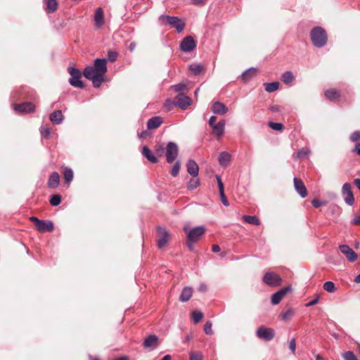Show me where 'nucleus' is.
Instances as JSON below:
<instances>
[{
    "label": "nucleus",
    "mask_w": 360,
    "mask_h": 360,
    "mask_svg": "<svg viewBox=\"0 0 360 360\" xmlns=\"http://www.w3.org/2000/svg\"><path fill=\"white\" fill-rule=\"evenodd\" d=\"M106 63L105 58H96L93 66H87L83 71L84 77L91 80L96 88L100 87L104 82V76L108 71Z\"/></svg>",
    "instance_id": "nucleus-1"
},
{
    "label": "nucleus",
    "mask_w": 360,
    "mask_h": 360,
    "mask_svg": "<svg viewBox=\"0 0 360 360\" xmlns=\"http://www.w3.org/2000/svg\"><path fill=\"white\" fill-rule=\"evenodd\" d=\"M312 44L316 47H322L327 42L326 32L321 27L313 28L310 33Z\"/></svg>",
    "instance_id": "nucleus-2"
},
{
    "label": "nucleus",
    "mask_w": 360,
    "mask_h": 360,
    "mask_svg": "<svg viewBox=\"0 0 360 360\" xmlns=\"http://www.w3.org/2000/svg\"><path fill=\"white\" fill-rule=\"evenodd\" d=\"M159 20H160L161 23L163 25L169 24L173 27H175L178 32H182L185 28V23L183 22L181 20L177 17L161 15L159 18Z\"/></svg>",
    "instance_id": "nucleus-3"
},
{
    "label": "nucleus",
    "mask_w": 360,
    "mask_h": 360,
    "mask_svg": "<svg viewBox=\"0 0 360 360\" xmlns=\"http://www.w3.org/2000/svg\"><path fill=\"white\" fill-rule=\"evenodd\" d=\"M205 229L202 226H198L191 230L188 234L187 245L189 250H193L194 243L198 240L200 237L205 233Z\"/></svg>",
    "instance_id": "nucleus-4"
},
{
    "label": "nucleus",
    "mask_w": 360,
    "mask_h": 360,
    "mask_svg": "<svg viewBox=\"0 0 360 360\" xmlns=\"http://www.w3.org/2000/svg\"><path fill=\"white\" fill-rule=\"evenodd\" d=\"M30 220L34 223L36 229L39 232H51L53 230V224L51 221L39 219L36 217H30Z\"/></svg>",
    "instance_id": "nucleus-5"
},
{
    "label": "nucleus",
    "mask_w": 360,
    "mask_h": 360,
    "mask_svg": "<svg viewBox=\"0 0 360 360\" xmlns=\"http://www.w3.org/2000/svg\"><path fill=\"white\" fill-rule=\"evenodd\" d=\"M68 72L71 75L69 79V83L72 86L77 88L84 87V84L81 80L82 73L79 70L75 68L74 67H69L68 68Z\"/></svg>",
    "instance_id": "nucleus-6"
},
{
    "label": "nucleus",
    "mask_w": 360,
    "mask_h": 360,
    "mask_svg": "<svg viewBox=\"0 0 360 360\" xmlns=\"http://www.w3.org/2000/svg\"><path fill=\"white\" fill-rule=\"evenodd\" d=\"M191 99L190 97L185 96L183 94L179 93L174 98L173 101L167 100V103L174 104L175 106L179 107L182 110H186L189 105H191Z\"/></svg>",
    "instance_id": "nucleus-7"
},
{
    "label": "nucleus",
    "mask_w": 360,
    "mask_h": 360,
    "mask_svg": "<svg viewBox=\"0 0 360 360\" xmlns=\"http://www.w3.org/2000/svg\"><path fill=\"white\" fill-rule=\"evenodd\" d=\"M256 333L259 339L266 342L271 341L275 337V330L273 328L263 326L257 329Z\"/></svg>",
    "instance_id": "nucleus-8"
},
{
    "label": "nucleus",
    "mask_w": 360,
    "mask_h": 360,
    "mask_svg": "<svg viewBox=\"0 0 360 360\" xmlns=\"http://www.w3.org/2000/svg\"><path fill=\"white\" fill-rule=\"evenodd\" d=\"M263 282L269 286L276 287L281 285L282 278L274 272H266L264 275Z\"/></svg>",
    "instance_id": "nucleus-9"
},
{
    "label": "nucleus",
    "mask_w": 360,
    "mask_h": 360,
    "mask_svg": "<svg viewBox=\"0 0 360 360\" xmlns=\"http://www.w3.org/2000/svg\"><path fill=\"white\" fill-rule=\"evenodd\" d=\"M179 153V148L176 143L169 142L166 148V158L169 163L172 162L176 158Z\"/></svg>",
    "instance_id": "nucleus-10"
},
{
    "label": "nucleus",
    "mask_w": 360,
    "mask_h": 360,
    "mask_svg": "<svg viewBox=\"0 0 360 360\" xmlns=\"http://www.w3.org/2000/svg\"><path fill=\"white\" fill-rule=\"evenodd\" d=\"M172 239V235L165 228L159 227V248L167 246Z\"/></svg>",
    "instance_id": "nucleus-11"
},
{
    "label": "nucleus",
    "mask_w": 360,
    "mask_h": 360,
    "mask_svg": "<svg viewBox=\"0 0 360 360\" xmlns=\"http://www.w3.org/2000/svg\"><path fill=\"white\" fill-rule=\"evenodd\" d=\"M342 195H345V201L347 204L352 205L354 202V197L352 191V185L349 183H345L342 188Z\"/></svg>",
    "instance_id": "nucleus-12"
},
{
    "label": "nucleus",
    "mask_w": 360,
    "mask_h": 360,
    "mask_svg": "<svg viewBox=\"0 0 360 360\" xmlns=\"http://www.w3.org/2000/svg\"><path fill=\"white\" fill-rule=\"evenodd\" d=\"M291 290L292 288L290 286H286L273 294L271 296V303L274 305L278 304L282 300L284 296L288 292L291 291Z\"/></svg>",
    "instance_id": "nucleus-13"
},
{
    "label": "nucleus",
    "mask_w": 360,
    "mask_h": 360,
    "mask_svg": "<svg viewBox=\"0 0 360 360\" xmlns=\"http://www.w3.org/2000/svg\"><path fill=\"white\" fill-rule=\"evenodd\" d=\"M293 183L295 189L297 192V193L302 198H306L308 195V191L303 181L298 178H294Z\"/></svg>",
    "instance_id": "nucleus-14"
},
{
    "label": "nucleus",
    "mask_w": 360,
    "mask_h": 360,
    "mask_svg": "<svg viewBox=\"0 0 360 360\" xmlns=\"http://www.w3.org/2000/svg\"><path fill=\"white\" fill-rule=\"evenodd\" d=\"M196 43L191 36L185 37L181 42L180 47L183 51L189 52L195 49Z\"/></svg>",
    "instance_id": "nucleus-15"
},
{
    "label": "nucleus",
    "mask_w": 360,
    "mask_h": 360,
    "mask_svg": "<svg viewBox=\"0 0 360 360\" xmlns=\"http://www.w3.org/2000/svg\"><path fill=\"white\" fill-rule=\"evenodd\" d=\"M340 250L341 252L346 256V257L349 262H353L356 261V259H357V255L348 245H340Z\"/></svg>",
    "instance_id": "nucleus-16"
},
{
    "label": "nucleus",
    "mask_w": 360,
    "mask_h": 360,
    "mask_svg": "<svg viewBox=\"0 0 360 360\" xmlns=\"http://www.w3.org/2000/svg\"><path fill=\"white\" fill-rule=\"evenodd\" d=\"M94 20L95 22V25L97 28L101 27L105 24V19H104V12L102 8L98 7L96 8Z\"/></svg>",
    "instance_id": "nucleus-17"
},
{
    "label": "nucleus",
    "mask_w": 360,
    "mask_h": 360,
    "mask_svg": "<svg viewBox=\"0 0 360 360\" xmlns=\"http://www.w3.org/2000/svg\"><path fill=\"white\" fill-rule=\"evenodd\" d=\"M14 109L15 111L19 112L28 113L32 112L34 110V105L30 102L16 104L14 105Z\"/></svg>",
    "instance_id": "nucleus-18"
},
{
    "label": "nucleus",
    "mask_w": 360,
    "mask_h": 360,
    "mask_svg": "<svg viewBox=\"0 0 360 360\" xmlns=\"http://www.w3.org/2000/svg\"><path fill=\"white\" fill-rule=\"evenodd\" d=\"M212 110L214 113L224 115L228 111V108L222 103L217 101L212 104Z\"/></svg>",
    "instance_id": "nucleus-19"
},
{
    "label": "nucleus",
    "mask_w": 360,
    "mask_h": 360,
    "mask_svg": "<svg viewBox=\"0 0 360 360\" xmlns=\"http://www.w3.org/2000/svg\"><path fill=\"white\" fill-rule=\"evenodd\" d=\"M60 183V176L58 172H53L49 179L48 186L50 188H56L58 186Z\"/></svg>",
    "instance_id": "nucleus-20"
},
{
    "label": "nucleus",
    "mask_w": 360,
    "mask_h": 360,
    "mask_svg": "<svg viewBox=\"0 0 360 360\" xmlns=\"http://www.w3.org/2000/svg\"><path fill=\"white\" fill-rule=\"evenodd\" d=\"M187 171L191 175H192L194 177L198 176L199 172V167L194 160H190L188 162Z\"/></svg>",
    "instance_id": "nucleus-21"
},
{
    "label": "nucleus",
    "mask_w": 360,
    "mask_h": 360,
    "mask_svg": "<svg viewBox=\"0 0 360 360\" xmlns=\"http://www.w3.org/2000/svg\"><path fill=\"white\" fill-rule=\"evenodd\" d=\"M158 344V337L155 335H150L147 337L144 342L143 346L146 348L154 349Z\"/></svg>",
    "instance_id": "nucleus-22"
},
{
    "label": "nucleus",
    "mask_w": 360,
    "mask_h": 360,
    "mask_svg": "<svg viewBox=\"0 0 360 360\" xmlns=\"http://www.w3.org/2000/svg\"><path fill=\"white\" fill-rule=\"evenodd\" d=\"M193 295V288L190 287H185L179 296V301L185 302L190 300Z\"/></svg>",
    "instance_id": "nucleus-23"
},
{
    "label": "nucleus",
    "mask_w": 360,
    "mask_h": 360,
    "mask_svg": "<svg viewBox=\"0 0 360 360\" xmlns=\"http://www.w3.org/2000/svg\"><path fill=\"white\" fill-rule=\"evenodd\" d=\"M50 120L53 124H59L63 122V115L62 114L61 110H55L50 115L49 117Z\"/></svg>",
    "instance_id": "nucleus-24"
},
{
    "label": "nucleus",
    "mask_w": 360,
    "mask_h": 360,
    "mask_svg": "<svg viewBox=\"0 0 360 360\" xmlns=\"http://www.w3.org/2000/svg\"><path fill=\"white\" fill-rule=\"evenodd\" d=\"M224 127H225V122L220 121V122L216 123L214 126H212V128L214 131V134L220 136L224 132Z\"/></svg>",
    "instance_id": "nucleus-25"
},
{
    "label": "nucleus",
    "mask_w": 360,
    "mask_h": 360,
    "mask_svg": "<svg viewBox=\"0 0 360 360\" xmlns=\"http://www.w3.org/2000/svg\"><path fill=\"white\" fill-rule=\"evenodd\" d=\"M325 96L330 101H335L340 96V94L337 89H330L325 91Z\"/></svg>",
    "instance_id": "nucleus-26"
},
{
    "label": "nucleus",
    "mask_w": 360,
    "mask_h": 360,
    "mask_svg": "<svg viewBox=\"0 0 360 360\" xmlns=\"http://www.w3.org/2000/svg\"><path fill=\"white\" fill-rule=\"evenodd\" d=\"M142 154L151 162L155 163L158 161L157 158L153 154L151 150L146 146L143 147Z\"/></svg>",
    "instance_id": "nucleus-27"
},
{
    "label": "nucleus",
    "mask_w": 360,
    "mask_h": 360,
    "mask_svg": "<svg viewBox=\"0 0 360 360\" xmlns=\"http://www.w3.org/2000/svg\"><path fill=\"white\" fill-rule=\"evenodd\" d=\"M231 161V155L227 152H222L219 157V164L222 166H226Z\"/></svg>",
    "instance_id": "nucleus-28"
},
{
    "label": "nucleus",
    "mask_w": 360,
    "mask_h": 360,
    "mask_svg": "<svg viewBox=\"0 0 360 360\" xmlns=\"http://www.w3.org/2000/svg\"><path fill=\"white\" fill-rule=\"evenodd\" d=\"M243 220L250 224L259 226L261 224L260 220L256 216L244 215L243 216Z\"/></svg>",
    "instance_id": "nucleus-29"
},
{
    "label": "nucleus",
    "mask_w": 360,
    "mask_h": 360,
    "mask_svg": "<svg viewBox=\"0 0 360 360\" xmlns=\"http://www.w3.org/2000/svg\"><path fill=\"white\" fill-rule=\"evenodd\" d=\"M46 11L48 13H53L57 10L58 2L57 0H46Z\"/></svg>",
    "instance_id": "nucleus-30"
},
{
    "label": "nucleus",
    "mask_w": 360,
    "mask_h": 360,
    "mask_svg": "<svg viewBox=\"0 0 360 360\" xmlns=\"http://www.w3.org/2000/svg\"><path fill=\"white\" fill-rule=\"evenodd\" d=\"M295 79V77L292 72L286 71L281 76V80L286 84H291Z\"/></svg>",
    "instance_id": "nucleus-31"
},
{
    "label": "nucleus",
    "mask_w": 360,
    "mask_h": 360,
    "mask_svg": "<svg viewBox=\"0 0 360 360\" xmlns=\"http://www.w3.org/2000/svg\"><path fill=\"white\" fill-rule=\"evenodd\" d=\"M63 177L65 183L69 184L73 179V171L69 167H65L63 171Z\"/></svg>",
    "instance_id": "nucleus-32"
},
{
    "label": "nucleus",
    "mask_w": 360,
    "mask_h": 360,
    "mask_svg": "<svg viewBox=\"0 0 360 360\" xmlns=\"http://www.w3.org/2000/svg\"><path fill=\"white\" fill-rule=\"evenodd\" d=\"M264 86L266 91H267L269 93H271V92L276 91L278 89V87L280 86V83L278 82H271V83H264Z\"/></svg>",
    "instance_id": "nucleus-33"
},
{
    "label": "nucleus",
    "mask_w": 360,
    "mask_h": 360,
    "mask_svg": "<svg viewBox=\"0 0 360 360\" xmlns=\"http://www.w3.org/2000/svg\"><path fill=\"white\" fill-rule=\"evenodd\" d=\"M257 74V70L254 68H251L246 70L243 75L242 78L244 81H248L252 77H255Z\"/></svg>",
    "instance_id": "nucleus-34"
},
{
    "label": "nucleus",
    "mask_w": 360,
    "mask_h": 360,
    "mask_svg": "<svg viewBox=\"0 0 360 360\" xmlns=\"http://www.w3.org/2000/svg\"><path fill=\"white\" fill-rule=\"evenodd\" d=\"M190 71L195 75H198L203 70V67L198 64H193L189 67Z\"/></svg>",
    "instance_id": "nucleus-35"
},
{
    "label": "nucleus",
    "mask_w": 360,
    "mask_h": 360,
    "mask_svg": "<svg viewBox=\"0 0 360 360\" xmlns=\"http://www.w3.org/2000/svg\"><path fill=\"white\" fill-rule=\"evenodd\" d=\"M294 315V311L292 309H288L286 311L282 312L281 316L282 320L285 321H289Z\"/></svg>",
    "instance_id": "nucleus-36"
},
{
    "label": "nucleus",
    "mask_w": 360,
    "mask_h": 360,
    "mask_svg": "<svg viewBox=\"0 0 360 360\" xmlns=\"http://www.w3.org/2000/svg\"><path fill=\"white\" fill-rule=\"evenodd\" d=\"M323 288L328 292H333L335 290V284L332 281H326L324 283Z\"/></svg>",
    "instance_id": "nucleus-37"
},
{
    "label": "nucleus",
    "mask_w": 360,
    "mask_h": 360,
    "mask_svg": "<svg viewBox=\"0 0 360 360\" xmlns=\"http://www.w3.org/2000/svg\"><path fill=\"white\" fill-rule=\"evenodd\" d=\"M148 129L158 128V116L153 117L147 123Z\"/></svg>",
    "instance_id": "nucleus-38"
},
{
    "label": "nucleus",
    "mask_w": 360,
    "mask_h": 360,
    "mask_svg": "<svg viewBox=\"0 0 360 360\" xmlns=\"http://www.w3.org/2000/svg\"><path fill=\"white\" fill-rule=\"evenodd\" d=\"M200 184L199 180L197 179H191L187 186L188 190L195 189Z\"/></svg>",
    "instance_id": "nucleus-39"
},
{
    "label": "nucleus",
    "mask_w": 360,
    "mask_h": 360,
    "mask_svg": "<svg viewBox=\"0 0 360 360\" xmlns=\"http://www.w3.org/2000/svg\"><path fill=\"white\" fill-rule=\"evenodd\" d=\"M203 314L200 311H194L192 313V318L195 323H198L202 320Z\"/></svg>",
    "instance_id": "nucleus-40"
},
{
    "label": "nucleus",
    "mask_w": 360,
    "mask_h": 360,
    "mask_svg": "<svg viewBox=\"0 0 360 360\" xmlns=\"http://www.w3.org/2000/svg\"><path fill=\"white\" fill-rule=\"evenodd\" d=\"M180 167H181L180 162L176 161L171 169V172H170L171 175L172 176H176L179 174Z\"/></svg>",
    "instance_id": "nucleus-41"
},
{
    "label": "nucleus",
    "mask_w": 360,
    "mask_h": 360,
    "mask_svg": "<svg viewBox=\"0 0 360 360\" xmlns=\"http://www.w3.org/2000/svg\"><path fill=\"white\" fill-rule=\"evenodd\" d=\"M268 125L270 128L276 131H282L284 129V126L281 123L270 122Z\"/></svg>",
    "instance_id": "nucleus-42"
},
{
    "label": "nucleus",
    "mask_w": 360,
    "mask_h": 360,
    "mask_svg": "<svg viewBox=\"0 0 360 360\" xmlns=\"http://www.w3.org/2000/svg\"><path fill=\"white\" fill-rule=\"evenodd\" d=\"M61 202V196L60 195H53L50 199V203L52 206H58Z\"/></svg>",
    "instance_id": "nucleus-43"
},
{
    "label": "nucleus",
    "mask_w": 360,
    "mask_h": 360,
    "mask_svg": "<svg viewBox=\"0 0 360 360\" xmlns=\"http://www.w3.org/2000/svg\"><path fill=\"white\" fill-rule=\"evenodd\" d=\"M345 360H358L352 352L348 351L342 354Z\"/></svg>",
    "instance_id": "nucleus-44"
},
{
    "label": "nucleus",
    "mask_w": 360,
    "mask_h": 360,
    "mask_svg": "<svg viewBox=\"0 0 360 360\" xmlns=\"http://www.w3.org/2000/svg\"><path fill=\"white\" fill-rule=\"evenodd\" d=\"M212 323L211 321H207L204 326V330L206 334L211 335L213 333L212 330Z\"/></svg>",
    "instance_id": "nucleus-45"
},
{
    "label": "nucleus",
    "mask_w": 360,
    "mask_h": 360,
    "mask_svg": "<svg viewBox=\"0 0 360 360\" xmlns=\"http://www.w3.org/2000/svg\"><path fill=\"white\" fill-rule=\"evenodd\" d=\"M108 60L110 62H115L117 58V53L114 51H110L108 53Z\"/></svg>",
    "instance_id": "nucleus-46"
},
{
    "label": "nucleus",
    "mask_w": 360,
    "mask_h": 360,
    "mask_svg": "<svg viewBox=\"0 0 360 360\" xmlns=\"http://www.w3.org/2000/svg\"><path fill=\"white\" fill-rule=\"evenodd\" d=\"M350 140L352 142H356L359 140H360V131H355L350 135Z\"/></svg>",
    "instance_id": "nucleus-47"
},
{
    "label": "nucleus",
    "mask_w": 360,
    "mask_h": 360,
    "mask_svg": "<svg viewBox=\"0 0 360 360\" xmlns=\"http://www.w3.org/2000/svg\"><path fill=\"white\" fill-rule=\"evenodd\" d=\"M40 133L42 137L49 138L50 136V129L48 127H41L40 129Z\"/></svg>",
    "instance_id": "nucleus-48"
},
{
    "label": "nucleus",
    "mask_w": 360,
    "mask_h": 360,
    "mask_svg": "<svg viewBox=\"0 0 360 360\" xmlns=\"http://www.w3.org/2000/svg\"><path fill=\"white\" fill-rule=\"evenodd\" d=\"M186 88V85L185 84H179L174 86V89L176 92L184 91Z\"/></svg>",
    "instance_id": "nucleus-49"
},
{
    "label": "nucleus",
    "mask_w": 360,
    "mask_h": 360,
    "mask_svg": "<svg viewBox=\"0 0 360 360\" xmlns=\"http://www.w3.org/2000/svg\"><path fill=\"white\" fill-rule=\"evenodd\" d=\"M311 204L314 207L318 208L325 205L326 203L323 201L319 200V199H314L311 201Z\"/></svg>",
    "instance_id": "nucleus-50"
},
{
    "label": "nucleus",
    "mask_w": 360,
    "mask_h": 360,
    "mask_svg": "<svg viewBox=\"0 0 360 360\" xmlns=\"http://www.w3.org/2000/svg\"><path fill=\"white\" fill-rule=\"evenodd\" d=\"M217 180L218 187H219V193L224 192V184H223V182H222L220 176H217Z\"/></svg>",
    "instance_id": "nucleus-51"
},
{
    "label": "nucleus",
    "mask_w": 360,
    "mask_h": 360,
    "mask_svg": "<svg viewBox=\"0 0 360 360\" xmlns=\"http://www.w3.org/2000/svg\"><path fill=\"white\" fill-rule=\"evenodd\" d=\"M207 0H191V3L195 6H202L207 4Z\"/></svg>",
    "instance_id": "nucleus-52"
},
{
    "label": "nucleus",
    "mask_w": 360,
    "mask_h": 360,
    "mask_svg": "<svg viewBox=\"0 0 360 360\" xmlns=\"http://www.w3.org/2000/svg\"><path fill=\"white\" fill-rule=\"evenodd\" d=\"M289 348L292 351V353H295L296 349V342L295 339L293 338L290 341Z\"/></svg>",
    "instance_id": "nucleus-53"
},
{
    "label": "nucleus",
    "mask_w": 360,
    "mask_h": 360,
    "mask_svg": "<svg viewBox=\"0 0 360 360\" xmlns=\"http://www.w3.org/2000/svg\"><path fill=\"white\" fill-rule=\"evenodd\" d=\"M220 197H221V202L225 205V206H229V203L228 202V200L225 195V193L224 192L223 193H220Z\"/></svg>",
    "instance_id": "nucleus-54"
},
{
    "label": "nucleus",
    "mask_w": 360,
    "mask_h": 360,
    "mask_svg": "<svg viewBox=\"0 0 360 360\" xmlns=\"http://www.w3.org/2000/svg\"><path fill=\"white\" fill-rule=\"evenodd\" d=\"M202 356L200 354L192 353L190 355V360H202Z\"/></svg>",
    "instance_id": "nucleus-55"
},
{
    "label": "nucleus",
    "mask_w": 360,
    "mask_h": 360,
    "mask_svg": "<svg viewBox=\"0 0 360 360\" xmlns=\"http://www.w3.org/2000/svg\"><path fill=\"white\" fill-rule=\"evenodd\" d=\"M354 153H356L358 155L360 156V142L356 143L354 148L352 150Z\"/></svg>",
    "instance_id": "nucleus-56"
},
{
    "label": "nucleus",
    "mask_w": 360,
    "mask_h": 360,
    "mask_svg": "<svg viewBox=\"0 0 360 360\" xmlns=\"http://www.w3.org/2000/svg\"><path fill=\"white\" fill-rule=\"evenodd\" d=\"M216 121H217V117L216 116H212L210 118V120H209V124L210 126L212 127V126H214L215 124H216Z\"/></svg>",
    "instance_id": "nucleus-57"
},
{
    "label": "nucleus",
    "mask_w": 360,
    "mask_h": 360,
    "mask_svg": "<svg viewBox=\"0 0 360 360\" xmlns=\"http://www.w3.org/2000/svg\"><path fill=\"white\" fill-rule=\"evenodd\" d=\"M149 136V132L146 131H142L140 134H139V136L140 139H146Z\"/></svg>",
    "instance_id": "nucleus-58"
},
{
    "label": "nucleus",
    "mask_w": 360,
    "mask_h": 360,
    "mask_svg": "<svg viewBox=\"0 0 360 360\" xmlns=\"http://www.w3.org/2000/svg\"><path fill=\"white\" fill-rule=\"evenodd\" d=\"M318 302H319V299L318 298L314 299V300L310 301L309 303H307L306 304V306L307 307L314 306V305L318 303Z\"/></svg>",
    "instance_id": "nucleus-59"
},
{
    "label": "nucleus",
    "mask_w": 360,
    "mask_h": 360,
    "mask_svg": "<svg viewBox=\"0 0 360 360\" xmlns=\"http://www.w3.org/2000/svg\"><path fill=\"white\" fill-rule=\"evenodd\" d=\"M136 46V45L135 42H131L128 49L131 52H133L135 50Z\"/></svg>",
    "instance_id": "nucleus-60"
},
{
    "label": "nucleus",
    "mask_w": 360,
    "mask_h": 360,
    "mask_svg": "<svg viewBox=\"0 0 360 360\" xmlns=\"http://www.w3.org/2000/svg\"><path fill=\"white\" fill-rule=\"evenodd\" d=\"M212 249L214 252H218L221 250L220 247L218 245H212Z\"/></svg>",
    "instance_id": "nucleus-61"
},
{
    "label": "nucleus",
    "mask_w": 360,
    "mask_h": 360,
    "mask_svg": "<svg viewBox=\"0 0 360 360\" xmlns=\"http://www.w3.org/2000/svg\"><path fill=\"white\" fill-rule=\"evenodd\" d=\"M354 183L360 191V179L359 178L355 179L354 181Z\"/></svg>",
    "instance_id": "nucleus-62"
},
{
    "label": "nucleus",
    "mask_w": 360,
    "mask_h": 360,
    "mask_svg": "<svg viewBox=\"0 0 360 360\" xmlns=\"http://www.w3.org/2000/svg\"><path fill=\"white\" fill-rule=\"evenodd\" d=\"M271 111L273 112H280L281 108L278 105H274L271 108Z\"/></svg>",
    "instance_id": "nucleus-63"
},
{
    "label": "nucleus",
    "mask_w": 360,
    "mask_h": 360,
    "mask_svg": "<svg viewBox=\"0 0 360 360\" xmlns=\"http://www.w3.org/2000/svg\"><path fill=\"white\" fill-rule=\"evenodd\" d=\"M353 224L354 225H360V216L359 217H356L354 220H353Z\"/></svg>",
    "instance_id": "nucleus-64"
}]
</instances>
